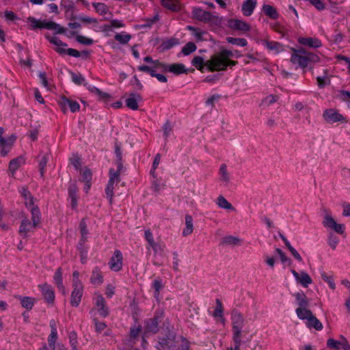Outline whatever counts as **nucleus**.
Returning <instances> with one entry per match:
<instances>
[{"label":"nucleus","instance_id":"obj_33","mask_svg":"<svg viewBox=\"0 0 350 350\" xmlns=\"http://www.w3.org/2000/svg\"><path fill=\"white\" fill-rule=\"evenodd\" d=\"M20 300L21 305L27 310H31L35 302V299L30 297H22L18 295L17 297Z\"/></svg>","mask_w":350,"mask_h":350},{"label":"nucleus","instance_id":"obj_21","mask_svg":"<svg viewBox=\"0 0 350 350\" xmlns=\"http://www.w3.org/2000/svg\"><path fill=\"white\" fill-rule=\"evenodd\" d=\"M36 227V226H33V223H31L28 218L25 217L21 223L18 231L19 234L23 238H25L27 237V233Z\"/></svg>","mask_w":350,"mask_h":350},{"label":"nucleus","instance_id":"obj_2","mask_svg":"<svg viewBox=\"0 0 350 350\" xmlns=\"http://www.w3.org/2000/svg\"><path fill=\"white\" fill-rule=\"evenodd\" d=\"M165 317V312L162 309H157L154 316L145 321L144 335L148 334H157L159 330V323L162 322Z\"/></svg>","mask_w":350,"mask_h":350},{"label":"nucleus","instance_id":"obj_49","mask_svg":"<svg viewBox=\"0 0 350 350\" xmlns=\"http://www.w3.org/2000/svg\"><path fill=\"white\" fill-rule=\"evenodd\" d=\"M338 242V237L333 232H330L328 235V244L332 248V250H335L336 248Z\"/></svg>","mask_w":350,"mask_h":350},{"label":"nucleus","instance_id":"obj_32","mask_svg":"<svg viewBox=\"0 0 350 350\" xmlns=\"http://www.w3.org/2000/svg\"><path fill=\"white\" fill-rule=\"evenodd\" d=\"M31 221L33 226H38L40 222V211L38 206L34 204L31 205Z\"/></svg>","mask_w":350,"mask_h":350},{"label":"nucleus","instance_id":"obj_15","mask_svg":"<svg viewBox=\"0 0 350 350\" xmlns=\"http://www.w3.org/2000/svg\"><path fill=\"white\" fill-rule=\"evenodd\" d=\"M15 140L16 137L14 135L10 136L8 139L1 137L0 147L1 148V149L0 150V154L2 157L6 156L8 153L10 151Z\"/></svg>","mask_w":350,"mask_h":350},{"label":"nucleus","instance_id":"obj_27","mask_svg":"<svg viewBox=\"0 0 350 350\" xmlns=\"http://www.w3.org/2000/svg\"><path fill=\"white\" fill-rule=\"evenodd\" d=\"M295 297L297 301L299 307L297 309L308 310L307 307L309 305L306 295L304 292H297L295 294Z\"/></svg>","mask_w":350,"mask_h":350},{"label":"nucleus","instance_id":"obj_63","mask_svg":"<svg viewBox=\"0 0 350 350\" xmlns=\"http://www.w3.org/2000/svg\"><path fill=\"white\" fill-rule=\"evenodd\" d=\"M321 278H322V279H323L325 282H327V283H328L329 286L332 289H335V288H336V284H335V283H334V280H333V278H332V276H328V275H327L326 273L323 272V273H321Z\"/></svg>","mask_w":350,"mask_h":350},{"label":"nucleus","instance_id":"obj_5","mask_svg":"<svg viewBox=\"0 0 350 350\" xmlns=\"http://www.w3.org/2000/svg\"><path fill=\"white\" fill-rule=\"evenodd\" d=\"M226 62L219 53L215 54L212 55L211 59L206 62V67L210 72L226 70Z\"/></svg>","mask_w":350,"mask_h":350},{"label":"nucleus","instance_id":"obj_47","mask_svg":"<svg viewBox=\"0 0 350 350\" xmlns=\"http://www.w3.org/2000/svg\"><path fill=\"white\" fill-rule=\"evenodd\" d=\"M92 5L96 12L100 15H105L109 11L108 7L103 3H93Z\"/></svg>","mask_w":350,"mask_h":350},{"label":"nucleus","instance_id":"obj_11","mask_svg":"<svg viewBox=\"0 0 350 350\" xmlns=\"http://www.w3.org/2000/svg\"><path fill=\"white\" fill-rule=\"evenodd\" d=\"M123 255L120 250H116L111 257L109 266L113 271H119L122 268Z\"/></svg>","mask_w":350,"mask_h":350},{"label":"nucleus","instance_id":"obj_24","mask_svg":"<svg viewBox=\"0 0 350 350\" xmlns=\"http://www.w3.org/2000/svg\"><path fill=\"white\" fill-rule=\"evenodd\" d=\"M298 42L301 44L314 49L319 48L322 45L321 40L316 38L301 37L298 39Z\"/></svg>","mask_w":350,"mask_h":350},{"label":"nucleus","instance_id":"obj_61","mask_svg":"<svg viewBox=\"0 0 350 350\" xmlns=\"http://www.w3.org/2000/svg\"><path fill=\"white\" fill-rule=\"evenodd\" d=\"M145 238L147 240V241L149 243L150 245L154 250H156L157 244L155 243V242L154 241L153 235H152V232L149 230H147L145 231Z\"/></svg>","mask_w":350,"mask_h":350},{"label":"nucleus","instance_id":"obj_36","mask_svg":"<svg viewBox=\"0 0 350 350\" xmlns=\"http://www.w3.org/2000/svg\"><path fill=\"white\" fill-rule=\"evenodd\" d=\"M217 204L219 207L222 208L232 211L235 210L232 205L229 202H228V200L222 196H219L217 198Z\"/></svg>","mask_w":350,"mask_h":350},{"label":"nucleus","instance_id":"obj_18","mask_svg":"<svg viewBox=\"0 0 350 350\" xmlns=\"http://www.w3.org/2000/svg\"><path fill=\"white\" fill-rule=\"evenodd\" d=\"M228 26L232 29L239 30L243 32H247L250 30V25L248 23L239 19H230L228 21Z\"/></svg>","mask_w":350,"mask_h":350},{"label":"nucleus","instance_id":"obj_19","mask_svg":"<svg viewBox=\"0 0 350 350\" xmlns=\"http://www.w3.org/2000/svg\"><path fill=\"white\" fill-rule=\"evenodd\" d=\"M291 273L296 279V280L304 287H308V284H310L312 282L310 276L304 271H302L300 273H299L295 269H292Z\"/></svg>","mask_w":350,"mask_h":350},{"label":"nucleus","instance_id":"obj_14","mask_svg":"<svg viewBox=\"0 0 350 350\" xmlns=\"http://www.w3.org/2000/svg\"><path fill=\"white\" fill-rule=\"evenodd\" d=\"M42 291V296L49 304L54 303L55 300V293L52 286L47 283L40 284L38 286Z\"/></svg>","mask_w":350,"mask_h":350},{"label":"nucleus","instance_id":"obj_3","mask_svg":"<svg viewBox=\"0 0 350 350\" xmlns=\"http://www.w3.org/2000/svg\"><path fill=\"white\" fill-rule=\"evenodd\" d=\"M296 313L300 319L308 320L307 326L308 327H313L317 330H321L323 329L322 323L313 315L310 310L296 309Z\"/></svg>","mask_w":350,"mask_h":350},{"label":"nucleus","instance_id":"obj_60","mask_svg":"<svg viewBox=\"0 0 350 350\" xmlns=\"http://www.w3.org/2000/svg\"><path fill=\"white\" fill-rule=\"evenodd\" d=\"M341 342H338L332 338H329L327 341V346L331 349H340L341 348Z\"/></svg>","mask_w":350,"mask_h":350},{"label":"nucleus","instance_id":"obj_64","mask_svg":"<svg viewBox=\"0 0 350 350\" xmlns=\"http://www.w3.org/2000/svg\"><path fill=\"white\" fill-rule=\"evenodd\" d=\"M275 252L279 254L280 260L282 263L288 262L289 265L291 263V259L286 256V254L283 252V251L281 249L276 248Z\"/></svg>","mask_w":350,"mask_h":350},{"label":"nucleus","instance_id":"obj_54","mask_svg":"<svg viewBox=\"0 0 350 350\" xmlns=\"http://www.w3.org/2000/svg\"><path fill=\"white\" fill-rule=\"evenodd\" d=\"M71 75L72 81L77 85H81L84 82V77L80 74H76L72 71L70 72Z\"/></svg>","mask_w":350,"mask_h":350},{"label":"nucleus","instance_id":"obj_50","mask_svg":"<svg viewBox=\"0 0 350 350\" xmlns=\"http://www.w3.org/2000/svg\"><path fill=\"white\" fill-rule=\"evenodd\" d=\"M159 20V16L158 14H155L152 18H146L144 20L145 23L142 24L141 26L144 28H150L152 25L154 23H156Z\"/></svg>","mask_w":350,"mask_h":350},{"label":"nucleus","instance_id":"obj_23","mask_svg":"<svg viewBox=\"0 0 350 350\" xmlns=\"http://www.w3.org/2000/svg\"><path fill=\"white\" fill-rule=\"evenodd\" d=\"M96 306L98 307L99 314L103 317L109 315V309L106 306V302L102 295H98L96 298Z\"/></svg>","mask_w":350,"mask_h":350},{"label":"nucleus","instance_id":"obj_17","mask_svg":"<svg viewBox=\"0 0 350 350\" xmlns=\"http://www.w3.org/2000/svg\"><path fill=\"white\" fill-rule=\"evenodd\" d=\"M138 70L148 73L151 77H156L157 80L161 83H167V79L165 76L162 74H158L156 72V70L150 66L146 65H142L138 66Z\"/></svg>","mask_w":350,"mask_h":350},{"label":"nucleus","instance_id":"obj_25","mask_svg":"<svg viewBox=\"0 0 350 350\" xmlns=\"http://www.w3.org/2000/svg\"><path fill=\"white\" fill-rule=\"evenodd\" d=\"M262 12L267 16L273 20H276L280 16L276 8L269 4H264L262 8Z\"/></svg>","mask_w":350,"mask_h":350},{"label":"nucleus","instance_id":"obj_7","mask_svg":"<svg viewBox=\"0 0 350 350\" xmlns=\"http://www.w3.org/2000/svg\"><path fill=\"white\" fill-rule=\"evenodd\" d=\"M293 53L291 55V61L293 64H298L301 68H306L308 65L306 57V50L302 48L292 49Z\"/></svg>","mask_w":350,"mask_h":350},{"label":"nucleus","instance_id":"obj_1","mask_svg":"<svg viewBox=\"0 0 350 350\" xmlns=\"http://www.w3.org/2000/svg\"><path fill=\"white\" fill-rule=\"evenodd\" d=\"M45 37L50 42V43L53 44L57 46L55 49V51L60 55L68 54L75 57H79L81 55H83V57L85 59L90 57V53L88 50H84L81 52H79L77 49L72 48L66 49L64 47L67 46V44L63 42L57 36H51L49 33H46Z\"/></svg>","mask_w":350,"mask_h":350},{"label":"nucleus","instance_id":"obj_53","mask_svg":"<svg viewBox=\"0 0 350 350\" xmlns=\"http://www.w3.org/2000/svg\"><path fill=\"white\" fill-rule=\"evenodd\" d=\"M174 350H189V342L185 338H182L181 343L177 345L176 343Z\"/></svg>","mask_w":350,"mask_h":350},{"label":"nucleus","instance_id":"obj_34","mask_svg":"<svg viewBox=\"0 0 350 350\" xmlns=\"http://www.w3.org/2000/svg\"><path fill=\"white\" fill-rule=\"evenodd\" d=\"M185 224L186 227L183 230V235L187 236L193 232V218L190 215H186L185 216Z\"/></svg>","mask_w":350,"mask_h":350},{"label":"nucleus","instance_id":"obj_10","mask_svg":"<svg viewBox=\"0 0 350 350\" xmlns=\"http://www.w3.org/2000/svg\"><path fill=\"white\" fill-rule=\"evenodd\" d=\"M73 290L71 293L70 304L73 307H77L83 296V286L81 283L76 281L73 284Z\"/></svg>","mask_w":350,"mask_h":350},{"label":"nucleus","instance_id":"obj_35","mask_svg":"<svg viewBox=\"0 0 350 350\" xmlns=\"http://www.w3.org/2000/svg\"><path fill=\"white\" fill-rule=\"evenodd\" d=\"M131 38L132 36L131 34L126 33L124 31L120 33H116L114 36L115 40L120 42L121 44H126L130 41Z\"/></svg>","mask_w":350,"mask_h":350},{"label":"nucleus","instance_id":"obj_26","mask_svg":"<svg viewBox=\"0 0 350 350\" xmlns=\"http://www.w3.org/2000/svg\"><path fill=\"white\" fill-rule=\"evenodd\" d=\"M262 44L267 47V49L271 51H274L275 53H278L283 51V45L280 42L275 41H269L268 40H262Z\"/></svg>","mask_w":350,"mask_h":350},{"label":"nucleus","instance_id":"obj_58","mask_svg":"<svg viewBox=\"0 0 350 350\" xmlns=\"http://www.w3.org/2000/svg\"><path fill=\"white\" fill-rule=\"evenodd\" d=\"M79 254L81 257V262L84 264L88 258V248L85 246H78Z\"/></svg>","mask_w":350,"mask_h":350},{"label":"nucleus","instance_id":"obj_45","mask_svg":"<svg viewBox=\"0 0 350 350\" xmlns=\"http://www.w3.org/2000/svg\"><path fill=\"white\" fill-rule=\"evenodd\" d=\"M81 180L85 183H91L92 178V174L90 169L85 168L83 169L81 172Z\"/></svg>","mask_w":350,"mask_h":350},{"label":"nucleus","instance_id":"obj_48","mask_svg":"<svg viewBox=\"0 0 350 350\" xmlns=\"http://www.w3.org/2000/svg\"><path fill=\"white\" fill-rule=\"evenodd\" d=\"M163 285L161 280L157 279L153 281L152 287L154 289V296L155 298H159V291L163 288Z\"/></svg>","mask_w":350,"mask_h":350},{"label":"nucleus","instance_id":"obj_42","mask_svg":"<svg viewBox=\"0 0 350 350\" xmlns=\"http://www.w3.org/2000/svg\"><path fill=\"white\" fill-rule=\"evenodd\" d=\"M325 211L326 212V214L324 217V219L323 221V224L325 227L329 228L332 229L334 227V226L336 224V222L335 221L334 218L332 217V215L330 214L327 213V210H325Z\"/></svg>","mask_w":350,"mask_h":350},{"label":"nucleus","instance_id":"obj_12","mask_svg":"<svg viewBox=\"0 0 350 350\" xmlns=\"http://www.w3.org/2000/svg\"><path fill=\"white\" fill-rule=\"evenodd\" d=\"M109 179L108 180L107 187L105 188V193L109 199V203L111 204L113 203V185L115 180L118 182V176L117 174H114V169L111 168L109 171Z\"/></svg>","mask_w":350,"mask_h":350},{"label":"nucleus","instance_id":"obj_13","mask_svg":"<svg viewBox=\"0 0 350 350\" xmlns=\"http://www.w3.org/2000/svg\"><path fill=\"white\" fill-rule=\"evenodd\" d=\"M323 117L325 120L329 124H333L337 122H343L345 118L338 111L334 109H327L324 111Z\"/></svg>","mask_w":350,"mask_h":350},{"label":"nucleus","instance_id":"obj_16","mask_svg":"<svg viewBox=\"0 0 350 350\" xmlns=\"http://www.w3.org/2000/svg\"><path fill=\"white\" fill-rule=\"evenodd\" d=\"M192 14L196 19L204 23L211 21L213 18L211 12L200 8H193Z\"/></svg>","mask_w":350,"mask_h":350},{"label":"nucleus","instance_id":"obj_51","mask_svg":"<svg viewBox=\"0 0 350 350\" xmlns=\"http://www.w3.org/2000/svg\"><path fill=\"white\" fill-rule=\"evenodd\" d=\"M21 193L22 195V196H23L26 200H29V202H26V206H27L28 204L29 205H33V197L31 196L30 192L28 191L27 189L26 188H22L21 191Z\"/></svg>","mask_w":350,"mask_h":350},{"label":"nucleus","instance_id":"obj_22","mask_svg":"<svg viewBox=\"0 0 350 350\" xmlns=\"http://www.w3.org/2000/svg\"><path fill=\"white\" fill-rule=\"evenodd\" d=\"M142 100V97L138 94L131 93L129 98L125 100L126 106L132 109L137 110L138 109V101Z\"/></svg>","mask_w":350,"mask_h":350},{"label":"nucleus","instance_id":"obj_28","mask_svg":"<svg viewBox=\"0 0 350 350\" xmlns=\"http://www.w3.org/2000/svg\"><path fill=\"white\" fill-rule=\"evenodd\" d=\"M161 3L165 8L173 12H178L181 9L180 4L176 0H161Z\"/></svg>","mask_w":350,"mask_h":350},{"label":"nucleus","instance_id":"obj_31","mask_svg":"<svg viewBox=\"0 0 350 350\" xmlns=\"http://www.w3.org/2000/svg\"><path fill=\"white\" fill-rule=\"evenodd\" d=\"M23 163L24 159L22 157H17L10 161L9 170L11 172L12 176H14L15 172L21 167Z\"/></svg>","mask_w":350,"mask_h":350},{"label":"nucleus","instance_id":"obj_4","mask_svg":"<svg viewBox=\"0 0 350 350\" xmlns=\"http://www.w3.org/2000/svg\"><path fill=\"white\" fill-rule=\"evenodd\" d=\"M231 321L232 324V339H241V330L244 325V319L241 312L234 309L232 311Z\"/></svg>","mask_w":350,"mask_h":350},{"label":"nucleus","instance_id":"obj_57","mask_svg":"<svg viewBox=\"0 0 350 350\" xmlns=\"http://www.w3.org/2000/svg\"><path fill=\"white\" fill-rule=\"evenodd\" d=\"M142 330V326L135 325L131 327L130 328V337L133 339H135L138 335L139 334L140 332Z\"/></svg>","mask_w":350,"mask_h":350},{"label":"nucleus","instance_id":"obj_6","mask_svg":"<svg viewBox=\"0 0 350 350\" xmlns=\"http://www.w3.org/2000/svg\"><path fill=\"white\" fill-rule=\"evenodd\" d=\"M176 343V336L169 332L164 336H158L156 348L158 350H174Z\"/></svg>","mask_w":350,"mask_h":350},{"label":"nucleus","instance_id":"obj_43","mask_svg":"<svg viewBox=\"0 0 350 350\" xmlns=\"http://www.w3.org/2000/svg\"><path fill=\"white\" fill-rule=\"evenodd\" d=\"M48 161H49V155H48V154H45L42 157L41 159L39 161L38 166H39V170L40 172L41 177L44 176V174L45 173V167L46 166Z\"/></svg>","mask_w":350,"mask_h":350},{"label":"nucleus","instance_id":"obj_38","mask_svg":"<svg viewBox=\"0 0 350 350\" xmlns=\"http://www.w3.org/2000/svg\"><path fill=\"white\" fill-rule=\"evenodd\" d=\"M221 243L228 245H240L241 240L238 237L229 235L223 238Z\"/></svg>","mask_w":350,"mask_h":350},{"label":"nucleus","instance_id":"obj_29","mask_svg":"<svg viewBox=\"0 0 350 350\" xmlns=\"http://www.w3.org/2000/svg\"><path fill=\"white\" fill-rule=\"evenodd\" d=\"M90 282L94 285H100L103 282V277L100 269L96 267L92 273Z\"/></svg>","mask_w":350,"mask_h":350},{"label":"nucleus","instance_id":"obj_52","mask_svg":"<svg viewBox=\"0 0 350 350\" xmlns=\"http://www.w3.org/2000/svg\"><path fill=\"white\" fill-rule=\"evenodd\" d=\"M76 40L80 44L90 46L92 45L94 42L93 40L89 38H86L81 35H78L76 36Z\"/></svg>","mask_w":350,"mask_h":350},{"label":"nucleus","instance_id":"obj_44","mask_svg":"<svg viewBox=\"0 0 350 350\" xmlns=\"http://www.w3.org/2000/svg\"><path fill=\"white\" fill-rule=\"evenodd\" d=\"M196 49L197 46L193 42H189L183 47L181 52L185 55H189L191 53L194 52Z\"/></svg>","mask_w":350,"mask_h":350},{"label":"nucleus","instance_id":"obj_41","mask_svg":"<svg viewBox=\"0 0 350 350\" xmlns=\"http://www.w3.org/2000/svg\"><path fill=\"white\" fill-rule=\"evenodd\" d=\"M178 44L179 40L178 38H171L170 39L163 42L161 46L163 50H169Z\"/></svg>","mask_w":350,"mask_h":350},{"label":"nucleus","instance_id":"obj_59","mask_svg":"<svg viewBox=\"0 0 350 350\" xmlns=\"http://www.w3.org/2000/svg\"><path fill=\"white\" fill-rule=\"evenodd\" d=\"M55 27H57L56 23L53 22V21L47 22L46 21H40V25H39L38 28H40V29L44 28V29L50 30V29H55Z\"/></svg>","mask_w":350,"mask_h":350},{"label":"nucleus","instance_id":"obj_20","mask_svg":"<svg viewBox=\"0 0 350 350\" xmlns=\"http://www.w3.org/2000/svg\"><path fill=\"white\" fill-rule=\"evenodd\" d=\"M257 5L256 0H245L241 5V12L245 16H251Z\"/></svg>","mask_w":350,"mask_h":350},{"label":"nucleus","instance_id":"obj_40","mask_svg":"<svg viewBox=\"0 0 350 350\" xmlns=\"http://www.w3.org/2000/svg\"><path fill=\"white\" fill-rule=\"evenodd\" d=\"M226 40L228 43L241 46H245L247 44V40L241 38L228 37Z\"/></svg>","mask_w":350,"mask_h":350},{"label":"nucleus","instance_id":"obj_8","mask_svg":"<svg viewBox=\"0 0 350 350\" xmlns=\"http://www.w3.org/2000/svg\"><path fill=\"white\" fill-rule=\"evenodd\" d=\"M58 105L64 113L67 112V107L70 108V111L75 113L79 110L80 105L76 100L69 99L65 96H61L58 100Z\"/></svg>","mask_w":350,"mask_h":350},{"label":"nucleus","instance_id":"obj_9","mask_svg":"<svg viewBox=\"0 0 350 350\" xmlns=\"http://www.w3.org/2000/svg\"><path fill=\"white\" fill-rule=\"evenodd\" d=\"M234 347H229L227 350H262V346L258 345L257 342L247 344L246 341H242L241 339H233Z\"/></svg>","mask_w":350,"mask_h":350},{"label":"nucleus","instance_id":"obj_46","mask_svg":"<svg viewBox=\"0 0 350 350\" xmlns=\"http://www.w3.org/2000/svg\"><path fill=\"white\" fill-rule=\"evenodd\" d=\"M216 308L213 312V317H223L224 314V309H223V305L222 302L219 299H216Z\"/></svg>","mask_w":350,"mask_h":350},{"label":"nucleus","instance_id":"obj_30","mask_svg":"<svg viewBox=\"0 0 350 350\" xmlns=\"http://www.w3.org/2000/svg\"><path fill=\"white\" fill-rule=\"evenodd\" d=\"M168 72H172L174 75H178L183 73H187L188 70L185 68V65L180 63L170 64Z\"/></svg>","mask_w":350,"mask_h":350},{"label":"nucleus","instance_id":"obj_56","mask_svg":"<svg viewBox=\"0 0 350 350\" xmlns=\"http://www.w3.org/2000/svg\"><path fill=\"white\" fill-rule=\"evenodd\" d=\"M69 342L70 344V346L72 349H75V346H77L78 341H77V332L75 331H72L70 332L69 336Z\"/></svg>","mask_w":350,"mask_h":350},{"label":"nucleus","instance_id":"obj_39","mask_svg":"<svg viewBox=\"0 0 350 350\" xmlns=\"http://www.w3.org/2000/svg\"><path fill=\"white\" fill-rule=\"evenodd\" d=\"M219 174L221 180L228 184L230 181V175L227 171V165L224 163L221 164L219 168Z\"/></svg>","mask_w":350,"mask_h":350},{"label":"nucleus","instance_id":"obj_37","mask_svg":"<svg viewBox=\"0 0 350 350\" xmlns=\"http://www.w3.org/2000/svg\"><path fill=\"white\" fill-rule=\"evenodd\" d=\"M191 64L201 72H203L204 66H206V62H204V59L200 56H195L191 62Z\"/></svg>","mask_w":350,"mask_h":350},{"label":"nucleus","instance_id":"obj_55","mask_svg":"<svg viewBox=\"0 0 350 350\" xmlns=\"http://www.w3.org/2000/svg\"><path fill=\"white\" fill-rule=\"evenodd\" d=\"M53 280L57 286H62V284L63 283V281H62V273L61 267H59L56 270V271L54 274V276H53Z\"/></svg>","mask_w":350,"mask_h":350},{"label":"nucleus","instance_id":"obj_62","mask_svg":"<svg viewBox=\"0 0 350 350\" xmlns=\"http://www.w3.org/2000/svg\"><path fill=\"white\" fill-rule=\"evenodd\" d=\"M57 338V334H50L48 338V344L51 350H55V342Z\"/></svg>","mask_w":350,"mask_h":350}]
</instances>
